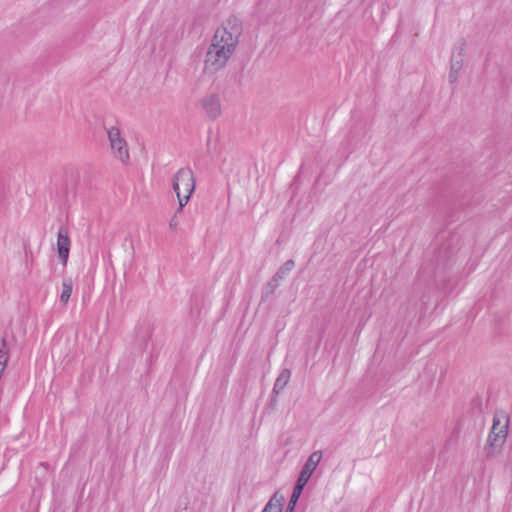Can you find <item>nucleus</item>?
Returning a JSON list of instances; mask_svg holds the SVG:
<instances>
[{
  "mask_svg": "<svg viewBox=\"0 0 512 512\" xmlns=\"http://www.w3.org/2000/svg\"><path fill=\"white\" fill-rule=\"evenodd\" d=\"M172 187L175 192L192 194L195 190V176L189 167L180 168L173 177Z\"/></svg>",
  "mask_w": 512,
  "mask_h": 512,
  "instance_id": "39448f33",
  "label": "nucleus"
},
{
  "mask_svg": "<svg viewBox=\"0 0 512 512\" xmlns=\"http://www.w3.org/2000/svg\"><path fill=\"white\" fill-rule=\"evenodd\" d=\"M304 488H301L299 486H294V489H293V492H292V495L290 497V500L288 502V505L286 507V510L285 512H294V509H295V506H296V503L302 493Z\"/></svg>",
  "mask_w": 512,
  "mask_h": 512,
  "instance_id": "4468645a",
  "label": "nucleus"
},
{
  "mask_svg": "<svg viewBox=\"0 0 512 512\" xmlns=\"http://www.w3.org/2000/svg\"><path fill=\"white\" fill-rule=\"evenodd\" d=\"M242 34V25L240 21L231 17L215 31L211 44L224 48L229 53H234L239 43V37Z\"/></svg>",
  "mask_w": 512,
  "mask_h": 512,
  "instance_id": "f257e3e1",
  "label": "nucleus"
},
{
  "mask_svg": "<svg viewBox=\"0 0 512 512\" xmlns=\"http://www.w3.org/2000/svg\"><path fill=\"white\" fill-rule=\"evenodd\" d=\"M108 139L115 158L122 163H128L130 156L126 140L122 137L119 128L111 127L108 129Z\"/></svg>",
  "mask_w": 512,
  "mask_h": 512,
  "instance_id": "20e7f679",
  "label": "nucleus"
},
{
  "mask_svg": "<svg viewBox=\"0 0 512 512\" xmlns=\"http://www.w3.org/2000/svg\"><path fill=\"white\" fill-rule=\"evenodd\" d=\"M465 45H466L465 40L461 39L455 46L454 51L452 53V54H454V53L457 54L462 61H463V56H464Z\"/></svg>",
  "mask_w": 512,
  "mask_h": 512,
  "instance_id": "a211bd4d",
  "label": "nucleus"
},
{
  "mask_svg": "<svg viewBox=\"0 0 512 512\" xmlns=\"http://www.w3.org/2000/svg\"><path fill=\"white\" fill-rule=\"evenodd\" d=\"M279 286V282L272 277V279L266 284L262 292V298L267 299L274 294Z\"/></svg>",
  "mask_w": 512,
  "mask_h": 512,
  "instance_id": "dca6fc26",
  "label": "nucleus"
},
{
  "mask_svg": "<svg viewBox=\"0 0 512 512\" xmlns=\"http://www.w3.org/2000/svg\"><path fill=\"white\" fill-rule=\"evenodd\" d=\"M321 459H322L321 451H315L309 456V458L307 459L306 463L304 464V466L300 472V475L296 482V486H299L301 488L305 487V485L309 481L311 475L317 468Z\"/></svg>",
  "mask_w": 512,
  "mask_h": 512,
  "instance_id": "423d86ee",
  "label": "nucleus"
},
{
  "mask_svg": "<svg viewBox=\"0 0 512 512\" xmlns=\"http://www.w3.org/2000/svg\"><path fill=\"white\" fill-rule=\"evenodd\" d=\"M176 195H177V198H178V202H179V206H178V209H177V213L178 212H181L184 208V206L188 203V201L190 200V197L192 194H189V193H181L179 191L175 192Z\"/></svg>",
  "mask_w": 512,
  "mask_h": 512,
  "instance_id": "f3484780",
  "label": "nucleus"
},
{
  "mask_svg": "<svg viewBox=\"0 0 512 512\" xmlns=\"http://www.w3.org/2000/svg\"><path fill=\"white\" fill-rule=\"evenodd\" d=\"M72 280L71 279H65L62 282V292L60 295V301L63 305H66L70 299V296L72 294Z\"/></svg>",
  "mask_w": 512,
  "mask_h": 512,
  "instance_id": "ddd939ff",
  "label": "nucleus"
},
{
  "mask_svg": "<svg viewBox=\"0 0 512 512\" xmlns=\"http://www.w3.org/2000/svg\"><path fill=\"white\" fill-rule=\"evenodd\" d=\"M178 226V219H177V215L175 214L171 219H170V222H169V227L172 229V230H175Z\"/></svg>",
  "mask_w": 512,
  "mask_h": 512,
  "instance_id": "6ab92c4d",
  "label": "nucleus"
},
{
  "mask_svg": "<svg viewBox=\"0 0 512 512\" xmlns=\"http://www.w3.org/2000/svg\"><path fill=\"white\" fill-rule=\"evenodd\" d=\"M295 267V262L290 259L287 260L275 273L273 278L280 282L288 273H290Z\"/></svg>",
  "mask_w": 512,
  "mask_h": 512,
  "instance_id": "f8f14e48",
  "label": "nucleus"
},
{
  "mask_svg": "<svg viewBox=\"0 0 512 512\" xmlns=\"http://www.w3.org/2000/svg\"><path fill=\"white\" fill-rule=\"evenodd\" d=\"M290 376H291V372L289 369H283L280 374L278 375L275 383H274V386H273V390L272 392L276 395H278L284 388L285 386L288 384L289 380H290Z\"/></svg>",
  "mask_w": 512,
  "mask_h": 512,
  "instance_id": "1a4fd4ad",
  "label": "nucleus"
},
{
  "mask_svg": "<svg viewBox=\"0 0 512 512\" xmlns=\"http://www.w3.org/2000/svg\"><path fill=\"white\" fill-rule=\"evenodd\" d=\"M200 103L208 118L215 120L221 115L222 108L218 94H208L201 99Z\"/></svg>",
  "mask_w": 512,
  "mask_h": 512,
  "instance_id": "0eeeda50",
  "label": "nucleus"
},
{
  "mask_svg": "<svg viewBox=\"0 0 512 512\" xmlns=\"http://www.w3.org/2000/svg\"><path fill=\"white\" fill-rule=\"evenodd\" d=\"M9 359V350L5 338L0 339V367L6 368Z\"/></svg>",
  "mask_w": 512,
  "mask_h": 512,
  "instance_id": "2eb2a0df",
  "label": "nucleus"
},
{
  "mask_svg": "<svg viewBox=\"0 0 512 512\" xmlns=\"http://www.w3.org/2000/svg\"><path fill=\"white\" fill-rule=\"evenodd\" d=\"M284 501L283 496L278 497L277 494H275L268 501L262 512H282Z\"/></svg>",
  "mask_w": 512,
  "mask_h": 512,
  "instance_id": "9d476101",
  "label": "nucleus"
},
{
  "mask_svg": "<svg viewBox=\"0 0 512 512\" xmlns=\"http://www.w3.org/2000/svg\"><path fill=\"white\" fill-rule=\"evenodd\" d=\"M71 241L69 238L68 228L61 226L57 233V252L61 262L65 265L67 263L70 252Z\"/></svg>",
  "mask_w": 512,
  "mask_h": 512,
  "instance_id": "6e6552de",
  "label": "nucleus"
},
{
  "mask_svg": "<svg viewBox=\"0 0 512 512\" xmlns=\"http://www.w3.org/2000/svg\"><path fill=\"white\" fill-rule=\"evenodd\" d=\"M233 53H229L224 48L210 44L203 65V73L213 75L224 68Z\"/></svg>",
  "mask_w": 512,
  "mask_h": 512,
  "instance_id": "7ed1b4c3",
  "label": "nucleus"
},
{
  "mask_svg": "<svg viewBox=\"0 0 512 512\" xmlns=\"http://www.w3.org/2000/svg\"><path fill=\"white\" fill-rule=\"evenodd\" d=\"M462 60H457L456 54H452L451 57V66H450V73H449V82L451 84L455 83L458 80V74L460 70L462 69Z\"/></svg>",
  "mask_w": 512,
  "mask_h": 512,
  "instance_id": "9b49d317",
  "label": "nucleus"
},
{
  "mask_svg": "<svg viewBox=\"0 0 512 512\" xmlns=\"http://www.w3.org/2000/svg\"><path fill=\"white\" fill-rule=\"evenodd\" d=\"M508 419L502 423L497 417L493 418V425L488 436L485 453L488 458L494 457L501 449L508 435Z\"/></svg>",
  "mask_w": 512,
  "mask_h": 512,
  "instance_id": "f03ea898",
  "label": "nucleus"
}]
</instances>
